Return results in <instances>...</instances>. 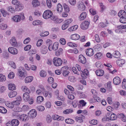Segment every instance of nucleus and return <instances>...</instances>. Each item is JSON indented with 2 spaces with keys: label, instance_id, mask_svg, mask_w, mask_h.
<instances>
[{
  "label": "nucleus",
  "instance_id": "1",
  "mask_svg": "<svg viewBox=\"0 0 126 126\" xmlns=\"http://www.w3.org/2000/svg\"><path fill=\"white\" fill-rule=\"evenodd\" d=\"M52 14L53 13L51 11L49 10H47L45 11L43 16L44 19H47L50 18Z\"/></svg>",
  "mask_w": 126,
  "mask_h": 126
},
{
  "label": "nucleus",
  "instance_id": "2",
  "mask_svg": "<svg viewBox=\"0 0 126 126\" xmlns=\"http://www.w3.org/2000/svg\"><path fill=\"white\" fill-rule=\"evenodd\" d=\"M54 65L57 66H61L62 64V61L59 58H54L53 60Z\"/></svg>",
  "mask_w": 126,
  "mask_h": 126
},
{
  "label": "nucleus",
  "instance_id": "3",
  "mask_svg": "<svg viewBox=\"0 0 126 126\" xmlns=\"http://www.w3.org/2000/svg\"><path fill=\"white\" fill-rule=\"evenodd\" d=\"M68 67L67 66L62 67L61 69V71L62 74L64 77L67 76L69 73V72L68 71Z\"/></svg>",
  "mask_w": 126,
  "mask_h": 126
},
{
  "label": "nucleus",
  "instance_id": "4",
  "mask_svg": "<svg viewBox=\"0 0 126 126\" xmlns=\"http://www.w3.org/2000/svg\"><path fill=\"white\" fill-rule=\"evenodd\" d=\"M25 69L24 68L22 67H20L18 69V75L19 76L21 77H25L26 76V73L25 72Z\"/></svg>",
  "mask_w": 126,
  "mask_h": 126
},
{
  "label": "nucleus",
  "instance_id": "5",
  "mask_svg": "<svg viewBox=\"0 0 126 126\" xmlns=\"http://www.w3.org/2000/svg\"><path fill=\"white\" fill-rule=\"evenodd\" d=\"M89 24L90 23L87 21H84L80 24V28L83 30L87 29L88 28Z\"/></svg>",
  "mask_w": 126,
  "mask_h": 126
},
{
  "label": "nucleus",
  "instance_id": "6",
  "mask_svg": "<svg viewBox=\"0 0 126 126\" xmlns=\"http://www.w3.org/2000/svg\"><path fill=\"white\" fill-rule=\"evenodd\" d=\"M28 114L30 117L33 118L36 117L37 115V112L35 110H32L29 112Z\"/></svg>",
  "mask_w": 126,
  "mask_h": 126
},
{
  "label": "nucleus",
  "instance_id": "7",
  "mask_svg": "<svg viewBox=\"0 0 126 126\" xmlns=\"http://www.w3.org/2000/svg\"><path fill=\"white\" fill-rule=\"evenodd\" d=\"M19 119L22 121H27L28 119V116L24 114L21 115H19L18 116Z\"/></svg>",
  "mask_w": 126,
  "mask_h": 126
},
{
  "label": "nucleus",
  "instance_id": "8",
  "mask_svg": "<svg viewBox=\"0 0 126 126\" xmlns=\"http://www.w3.org/2000/svg\"><path fill=\"white\" fill-rule=\"evenodd\" d=\"M9 52L12 54L16 55L18 53V50L16 48L13 47H10L8 49Z\"/></svg>",
  "mask_w": 126,
  "mask_h": 126
},
{
  "label": "nucleus",
  "instance_id": "9",
  "mask_svg": "<svg viewBox=\"0 0 126 126\" xmlns=\"http://www.w3.org/2000/svg\"><path fill=\"white\" fill-rule=\"evenodd\" d=\"M10 42L11 45L14 47L17 46V44L16 38L14 37H12L10 40Z\"/></svg>",
  "mask_w": 126,
  "mask_h": 126
},
{
  "label": "nucleus",
  "instance_id": "10",
  "mask_svg": "<svg viewBox=\"0 0 126 126\" xmlns=\"http://www.w3.org/2000/svg\"><path fill=\"white\" fill-rule=\"evenodd\" d=\"M86 55L89 56H91L93 55L94 53L93 49L91 48H89L86 50Z\"/></svg>",
  "mask_w": 126,
  "mask_h": 126
},
{
  "label": "nucleus",
  "instance_id": "11",
  "mask_svg": "<svg viewBox=\"0 0 126 126\" xmlns=\"http://www.w3.org/2000/svg\"><path fill=\"white\" fill-rule=\"evenodd\" d=\"M78 61L82 64H85L86 62V58L82 55L80 54L79 56Z\"/></svg>",
  "mask_w": 126,
  "mask_h": 126
},
{
  "label": "nucleus",
  "instance_id": "12",
  "mask_svg": "<svg viewBox=\"0 0 126 126\" xmlns=\"http://www.w3.org/2000/svg\"><path fill=\"white\" fill-rule=\"evenodd\" d=\"M78 7L79 9L82 10H84L85 9V6L83 3L81 1L78 2Z\"/></svg>",
  "mask_w": 126,
  "mask_h": 126
},
{
  "label": "nucleus",
  "instance_id": "13",
  "mask_svg": "<svg viewBox=\"0 0 126 126\" xmlns=\"http://www.w3.org/2000/svg\"><path fill=\"white\" fill-rule=\"evenodd\" d=\"M22 16L19 15H16L13 16L12 19L14 21L16 22H19L21 21Z\"/></svg>",
  "mask_w": 126,
  "mask_h": 126
},
{
  "label": "nucleus",
  "instance_id": "14",
  "mask_svg": "<svg viewBox=\"0 0 126 126\" xmlns=\"http://www.w3.org/2000/svg\"><path fill=\"white\" fill-rule=\"evenodd\" d=\"M87 16L86 13L85 12H83L80 14L79 17V19L80 21L82 20L85 19Z\"/></svg>",
  "mask_w": 126,
  "mask_h": 126
},
{
  "label": "nucleus",
  "instance_id": "15",
  "mask_svg": "<svg viewBox=\"0 0 126 126\" xmlns=\"http://www.w3.org/2000/svg\"><path fill=\"white\" fill-rule=\"evenodd\" d=\"M114 83L115 85H118L121 82L120 79L117 77L114 78L113 80Z\"/></svg>",
  "mask_w": 126,
  "mask_h": 126
},
{
  "label": "nucleus",
  "instance_id": "16",
  "mask_svg": "<svg viewBox=\"0 0 126 126\" xmlns=\"http://www.w3.org/2000/svg\"><path fill=\"white\" fill-rule=\"evenodd\" d=\"M84 118V117L82 115H80L79 116H76L75 118L76 121L79 123H81L83 121V119Z\"/></svg>",
  "mask_w": 126,
  "mask_h": 126
},
{
  "label": "nucleus",
  "instance_id": "17",
  "mask_svg": "<svg viewBox=\"0 0 126 126\" xmlns=\"http://www.w3.org/2000/svg\"><path fill=\"white\" fill-rule=\"evenodd\" d=\"M80 74L81 77L85 78L86 76H88L89 74V72L87 69H84V72L82 71H81Z\"/></svg>",
  "mask_w": 126,
  "mask_h": 126
},
{
  "label": "nucleus",
  "instance_id": "18",
  "mask_svg": "<svg viewBox=\"0 0 126 126\" xmlns=\"http://www.w3.org/2000/svg\"><path fill=\"white\" fill-rule=\"evenodd\" d=\"M30 93H29L28 92H25L23 94V99L25 101H28L30 98L29 94Z\"/></svg>",
  "mask_w": 126,
  "mask_h": 126
},
{
  "label": "nucleus",
  "instance_id": "19",
  "mask_svg": "<svg viewBox=\"0 0 126 126\" xmlns=\"http://www.w3.org/2000/svg\"><path fill=\"white\" fill-rule=\"evenodd\" d=\"M80 38V36L78 34H74L71 35V39L73 40H77Z\"/></svg>",
  "mask_w": 126,
  "mask_h": 126
},
{
  "label": "nucleus",
  "instance_id": "20",
  "mask_svg": "<svg viewBox=\"0 0 126 126\" xmlns=\"http://www.w3.org/2000/svg\"><path fill=\"white\" fill-rule=\"evenodd\" d=\"M17 94V93L16 92L12 91L9 93L8 96L12 98L15 96Z\"/></svg>",
  "mask_w": 126,
  "mask_h": 126
},
{
  "label": "nucleus",
  "instance_id": "21",
  "mask_svg": "<svg viewBox=\"0 0 126 126\" xmlns=\"http://www.w3.org/2000/svg\"><path fill=\"white\" fill-rule=\"evenodd\" d=\"M118 15L119 17H126V13L124 10H120L118 14Z\"/></svg>",
  "mask_w": 126,
  "mask_h": 126
},
{
  "label": "nucleus",
  "instance_id": "22",
  "mask_svg": "<svg viewBox=\"0 0 126 126\" xmlns=\"http://www.w3.org/2000/svg\"><path fill=\"white\" fill-rule=\"evenodd\" d=\"M104 71L102 69H99L96 71L95 73L96 75L99 76H101L104 74Z\"/></svg>",
  "mask_w": 126,
  "mask_h": 126
},
{
  "label": "nucleus",
  "instance_id": "23",
  "mask_svg": "<svg viewBox=\"0 0 126 126\" xmlns=\"http://www.w3.org/2000/svg\"><path fill=\"white\" fill-rule=\"evenodd\" d=\"M112 55L113 57L118 58L120 57L121 54L119 52L117 51H116L113 53Z\"/></svg>",
  "mask_w": 126,
  "mask_h": 126
},
{
  "label": "nucleus",
  "instance_id": "24",
  "mask_svg": "<svg viewBox=\"0 0 126 126\" xmlns=\"http://www.w3.org/2000/svg\"><path fill=\"white\" fill-rule=\"evenodd\" d=\"M125 63V60L120 59H119L117 61V63L118 65L120 66H121Z\"/></svg>",
  "mask_w": 126,
  "mask_h": 126
},
{
  "label": "nucleus",
  "instance_id": "25",
  "mask_svg": "<svg viewBox=\"0 0 126 126\" xmlns=\"http://www.w3.org/2000/svg\"><path fill=\"white\" fill-rule=\"evenodd\" d=\"M44 100V97L42 96H39L37 97L36 102L37 103L39 104L42 102Z\"/></svg>",
  "mask_w": 126,
  "mask_h": 126
},
{
  "label": "nucleus",
  "instance_id": "26",
  "mask_svg": "<svg viewBox=\"0 0 126 126\" xmlns=\"http://www.w3.org/2000/svg\"><path fill=\"white\" fill-rule=\"evenodd\" d=\"M32 4L34 7H36L40 5V3L37 0H33L32 2Z\"/></svg>",
  "mask_w": 126,
  "mask_h": 126
},
{
  "label": "nucleus",
  "instance_id": "27",
  "mask_svg": "<svg viewBox=\"0 0 126 126\" xmlns=\"http://www.w3.org/2000/svg\"><path fill=\"white\" fill-rule=\"evenodd\" d=\"M33 79V77L32 76H30L27 77L25 79V82L26 83L31 82L32 80Z\"/></svg>",
  "mask_w": 126,
  "mask_h": 126
},
{
  "label": "nucleus",
  "instance_id": "28",
  "mask_svg": "<svg viewBox=\"0 0 126 126\" xmlns=\"http://www.w3.org/2000/svg\"><path fill=\"white\" fill-rule=\"evenodd\" d=\"M8 87L10 90H15L16 89L15 85L14 84H9L8 85Z\"/></svg>",
  "mask_w": 126,
  "mask_h": 126
},
{
  "label": "nucleus",
  "instance_id": "29",
  "mask_svg": "<svg viewBox=\"0 0 126 126\" xmlns=\"http://www.w3.org/2000/svg\"><path fill=\"white\" fill-rule=\"evenodd\" d=\"M47 49L46 47L45 46H43L41 49V53L43 54H45L47 52Z\"/></svg>",
  "mask_w": 126,
  "mask_h": 126
},
{
  "label": "nucleus",
  "instance_id": "30",
  "mask_svg": "<svg viewBox=\"0 0 126 126\" xmlns=\"http://www.w3.org/2000/svg\"><path fill=\"white\" fill-rule=\"evenodd\" d=\"M78 28V26L77 25H75L71 27L68 29L69 31L72 32L76 30Z\"/></svg>",
  "mask_w": 126,
  "mask_h": 126
},
{
  "label": "nucleus",
  "instance_id": "31",
  "mask_svg": "<svg viewBox=\"0 0 126 126\" xmlns=\"http://www.w3.org/2000/svg\"><path fill=\"white\" fill-rule=\"evenodd\" d=\"M21 88L23 91L25 92H28L29 93H31L30 90L26 86H22Z\"/></svg>",
  "mask_w": 126,
  "mask_h": 126
},
{
  "label": "nucleus",
  "instance_id": "32",
  "mask_svg": "<svg viewBox=\"0 0 126 126\" xmlns=\"http://www.w3.org/2000/svg\"><path fill=\"white\" fill-rule=\"evenodd\" d=\"M13 126H17L19 124V121L17 119H14L12 121Z\"/></svg>",
  "mask_w": 126,
  "mask_h": 126
},
{
  "label": "nucleus",
  "instance_id": "33",
  "mask_svg": "<svg viewBox=\"0 0 126 126\" xmlns=\"http://www.w3.org/2000/svg\"><path fill=\"white\" fill-rule=\"evenodd\" d=\"M6 105L9 108H13L14 107V104L13 103H10L9 102H7L5 103Z\"/></svg>",
  "mask_w": 126,
  "mask_h": 126
},
{
  "label": "nucleus",
  "instance_id": "34",
  "mask_svg": "<svg viewBox=\"0 0 126 126\" xmlns=\"http://www.w3.org/2000/svg\"><path fill=\"white\" fill-rule=\"evenodd\" d=\"M45 90L44 88L42 87L37 90L36 91V93L38 95H41V93H43L44 91Z\"/></svg>",
  "mask_w": 126,
  "mask_h": 126
},
{
  "label": "nucleus",
  "instance_id": "35",
  "mask_svg": "<svg viewBox=\"0 0 126 126\" xmlns=\"http://www.w3.org/2000/svg\"><path fill=\"white\" fill-rule=\"evenodd\" d=\"M63 9V7L61 4L60 3H58L57 6V11L59 12H61L62 11Z\"/></svg>",
  "mask_w": 126,
  "mask_h": 126
},
{
  "label": "nucleus",
  "instance_id": "36",
  "mask_svg": "<svg viewBox=\"0 0 126 126\" xmlns=\"http://www.w3.org/2000/svg\"><path fill=\"white\" fill-rule=\"evenodd\" d=\"M66 123L69 124H73L74 123V121L71 119L68 118L65 120Z\"/></svg>",
  "mask_w": 126,
  "mask_h": 126
},
{
  "label": "nucleus",
  "instance_id": "37",
  "mask_svg": "<svg viewBox=\"0 0 126 126\" xmlns=\"http://www.w3.org/2000/svg\"><path fill=\"white\" fill-rule=\"evenodd\" d=\"M79 103L80 104L78 105L79 107V108H80V107H81V105H82V107H83L85 106L86 104V103L85 102L84 100H83L79 101Z\"/></svg>",
  "mask_w": 126,
  "mask_h": 126
},
{
  "label": "nucleus",
  "instance_id": "38",
  "mask_svg": "<svg viewBox=\"0 0 126 126\" xmlns=\"http://www.w3.org/2000/svg\"><path fill=\"white\" fill-rule=\"evenodd\" d=\"M63 49L61 48H60L56 52V55L57 56L62 54V53Z\"/></svg>",
  "mask_w": 126,
  "mask_h": 126
},
{
  "label": "nucleus",
  "instance_id": "39",
  "mask_svg": "<svg viewBox=\"0 0 126 126\" xmlns=\"http://www.w3.org/2000/svg\"><path fill=\"white\" fill-rule=\"evenodd\" d=\"M7 10L12 13H14L15 12L14 8L11 6L8 7L7 8Z\"/></svg>",
  "mask_w": 126,
  "mask_h": 126
},
{
  "label": "nucleus",
  "instance_id": "40",
  "mask_svg": "<svg viewBox=\"0 0 126 126\" xmlns=\"http://www.w3.org/2000/svg\"><path fill=\"white\" fill-rule=\"evenodd\" d=\"M7 110L4 107L0 106V112L3 113H5L7 112Z\"/></svg>",
  "mask_w": 126,
  "mask_h": 126
},
{
  "label": "nucleus",
  "instance_id": "41",
  "mask_svg": "<svg viewBox=\"0 0 126 126\" xmlns=\"http://www.w3.org/2000/svg\"><path fill=\"white\" fill-rule=\"evenodd\" d=\"M8 64L10 65L14 69L16 68V66L15 63L11 61L9 62L8 63Z\"/></svg>",
  "mask_w": 126,
  "mask_h": 126
},
{
  "label": "nucleus",
  "instance_id": "42",
  "mask_svg": "<svg viewBox=\"0 0 126 126\" xmlns=\"http://www.w3.org/2000/svg\"><path fill=\"white\" fill-rule=\"evenodd\" d=\"M59 44L57 42L55 43L53 45V49L54 50H57L58 48Z\"/></svg>",
  "mask_w": 126,
  "mask_h": 126
},
{
  "label": "nucleus",
  "instance_id": "43",
  "mask_svg": "<svg viewBox=\"0 0 126 126\" xmlns=\"http://www.w3.org/2000/svg\"><path fill=\"white\" fill-rule=\"evenodd\" d=\"M47 75L46 72L44 70H42L40 72V76L43 77H45Z\"/></svg>",
  "mask_w": 126,
  "mask_h": 126
},
{
  "label": "nucleus",
  "instance_id": "44",
  "mask_svg": "<svg viewBox=\"0 0 126 126\" xmlns=\"http://www.w3.org/2000/svg\"><path fill=\"white\" fill-rule=\"evenodd\" d=\"M23 6H21L20 5V3L19 5H17L16 6V10L17 11H19L20 10H21L23 9Z\"/></svg>",
  "mask_w": 126,
  "mask_h": 126
},
{
  "label": "nucleus",
  "instance_id": "45",
  "mask_svg": "<svg viewBox=\"0 0 126 126\" xmlns=\"http://www.w3.org/2000/svg\"><path fill=\"white\" fill-rule=\"evenodd\" d=\"M73 110L72 109H67L63 111V113L65 114H68L72 112Z\"/></svg>",
  "mask_w": 126,
  "mask_h": 126
},
{
  "label": "nucleus",
  "instance_id": "46",
  "mask_svg": "<svg viewBox=\"0 0 126 126\" xmlns=\"http://www.w3.org/2000/svg\"><path fill=\"white\" fill-rule=\"evenodd\" d=\"M111 82L110 81H109L107 83V86L106 87L108 90H110L111 89Z\"/></svg>",
  "mask_w": 126,
  "mask_h": 126
},
{
  "label": "nucleus",
  "instance_id": "47",
  "mask_svg": "<svg viewBox=\"0 0 126 126\" xmlns=\"http://www.w3.org/2000/svg\"><path fill=\"white\" fill-rule=\"evenodd\" d=\"M110 120H113L116 119L117 116L115 115L114 113L111 114L110 115Z\"/></svg>",
  "mask_w": 126,
  "mask_h": 126
},
{
  "label": "nucleus",
  "instance_id": "48",
  "mask_svg": "<svg viewBox=\"0 0 126 126\" xmlns=\"http://www.w3.org/2000/svg\"><path fill=\"white\" fill-rule=\"evenodd\" d=\"M125 17H121L119 20L120 22L122 23H126V18Z\"/></svg>",
  "mask_w": 126,
  "mask_h": 126
},
{
  "label": "nucleus",
  "instance_id": "49",
  "mask_svg": "<svg viewBox=\"0 0 126 126\" xmlns=\"http://www.w3.org/2000/svg\"><path fill=\"white\" fill-rule=\"evenodd\" d=\"M63 6L66 11L67 12H69V8L68 6L65 3L63 4Z\"/></svg>",
  "mask_w": 126,
  "mask_h": 126
},
{
  "label": "nucleus",
  "instance_id": "50",
  "mask_svg": "<svg viewBox=\"0 0 126 126\" xmlns=\"http://www.w3.org/2000/svg\"><path fill=\"white\" fill-rule=\"evenodd\" d=\"M0 11L3 16L4 17H5L7 14V12L5 11L4 9H1Z\"/></svg>",
  "mask_w": 126,
  "mask_h": 126
},
{
  "label": "nucleus",
  "instance_id": "51",
  "mask_svg": "<svg viewBox=\"0 0 126 126\" xmlns=\"http://www.w3.org/2000/svg\"><path fill=\"white\" fill-rule=\"evenodd\" d=\"M6 79L5 77L2 74H0V81H5Z\"/></svg>",
  "mask_w": 126,
  "mask_h": 126
},
{
  "label": "nucleus",
  "instance_id": "52",
  "mask_svg": "<svg viewBox=\"0 0 126 126\" xmlns=\"http://www.w3.org/2000/svg\"><path fill=\"white\" fill-rule=\"evenodd\" d=\"M72 21V19L71 18H70L65 20L64 21V23L67 25L68 24V26H69L70 24Z\"/></svg>",
  "mask_w": 126,
  "mask_h": 126
},
{
  "label": "nucleus",
  "instance_id": "53",
  "mask_svg": "<svg viewBox=\"0 0 126 126\" xmlns=\"http://www.w3.org/2000/svg\"><path fill=\"white\" fill-rule=\"evenodd\" d=\"M37 110L41 111H43L45 109L44 107L43 106H41L37 107Z\"/></svg>",
  "mask_w": 126,
  "mask_h": 126
},
{
  "label": "nucleus",
  "instance_id": "54",
  "mask_svg": "<svg viewBox=\"0 0 126 126\" xmlns=\"http://www.w3.org/2000/svg\"><path fill=\"white\" fill-rule=\"evenodd\" d=\"M41 22V21L39 20H36L33 21L32 23V24L34 25H36L38 24H40Z\"/></svg>",
  "mask_w": 126,
  "mask_h": 126
},
{
  "label": "nucleus",
  "instance_id": "55",
  "mask_svg": "<svg viewBox=\"0 0 126 126\" xmlns=\"http://www.w3.org/2000/svg\"><path fill=\"white\" fill-rule=\"evenodd\" d=\"M46 121L47 123H50L51 122L52 119L50 115H47L46 118Z\"/></svg>",
  "mask_w": 126,
  "mask_h": 126
},
{
  "label": "nucleus",
  "instance_id": "56",
  "mask_svg": "<svg viewBox=\"0 0 126 126\" xmlns=\"http://www.w3.org/2000/svg\"><path fill=\"white\" fill-rule=\"evenodd\" d=\"M12 3L16 6L19 5L20 3L17 0H13L12 1Z\"/></svg>",
  "mask_w": 126,
  "mask_h": 126
},
{
  "label": "nucleus",
  "instance_id": "57",
  "mask_svg": "<svg viewBox=\"0 0 126 126\" xmlns=\"http://www.w3.org/2000/svg\"><path fill=\"white\" fill-rule=\"evenodd\" d=\"M49 34V33L48 32H43L42 33H41L40 35L41 36H45L48 35Z\"/></svg>",
  "mask_w": 126,
  "mask_h": 126
},
{
  "label": "nucleus",
  "instance_id": "58",
  "mask_svg": "<svg viewBox=\"0 0 126 126\" xmlns=\"http://www.w3.org/2000/svg\"><path fill=\"white\" fill-rule=\"evenodd\" d=\"M17 100H16V102H17V103H16V105H19L20 103V102L21 100V96H18L16 98Z\"/></svg>",
  "mask_w": 126,
  "mask_h": 126
},
{
  "label": "nucleus",
  "instance_id": "59",
  "mask_svg": "<svg viewBox=\"0 0 126 126\" xmlns=\"http://www.w3.org/2000/svg\"><path fill=\"white\" fill-rule=\"evenodd\" d=\"M60 43L62 45H64L66 44V41L63 38H61L59 40Z\"/></svg>",
  "mask_w": 126,
  "mask_h": 126
},
{
  "label": "nucleus",
  "instance_id": "60",
  "mask_svg": "<svg viewBox=\"0 0 126 126\" xmlns=\"http://www.w3.org/2000/svg\"><path fill=\"white\" fill-rule=\"evenodd\" d=\"M102 54L100 53H98L94 55L95 58L98 59L101 58Z\"/></svg>",
  "mask_w": 126,
  "mask_h": 126
},
{
  "label": "nucleus",
  "instance_id": "61",
  "mask_svg": "<svg viewBox=\"0 0 126 126\" xmlns=\"http://www.w3.org/2000/svg\"><path fill=\"white\" fill-rule=\"evenodd\" d=\"M47 6L49 8H50L51 7V2L50 0H47Z\"/></svg>",
  "mask_w": 126,
  "mask_h": 126
},
{
  "label": "nucleus",
  "instance_id": "62",
  "mask_svg": "<svg viewBox=\"0 0 126 126\" xmlns=\"http://www.w3.org/2000/svg\"><path fill=\"white\" fill-rule=\"evenodd\" d=\"M93 97L95 100L98 102H100V99L99 97L96 96H93Z\"/></svg>",
  "mask_w": 126,
  "mask_h": 126
},
{
  "label": "nucleus",
  "instance_id": "63",
  "mask_svg": "<svg viewBox=\"0 0 126 126\" xmlns=\"http://www.w3.org/2000/svg\"><path fill=\"white\" fill-rule=\"evenodd\" d=\"M45 106L47 108H50L51 106V103L49 102H47L45 104Z\"/></svg>",
  "mask_w": 126,
  "mask_h": 126
},
{
  "label": "nucleus",
  "instance_id": "64",
  "mask_svg": "<svg viewBox=\"0 0 126 126\" xmlns=\"http://www.w3.org/2000/svg\"><path fill=\"white\" fill-rule=\"evenodd\" d=\"M43 40L42 39L39 40L37 42V47H40L42 44Z\"/></svg>",
  "mask_w": 126,
  "mask_h": 126
}]
</instances>
